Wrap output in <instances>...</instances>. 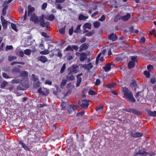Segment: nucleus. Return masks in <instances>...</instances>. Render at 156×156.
Instances as JSON below:
<instances>
[{
  "label": "nucleus",
  "mask_w": 156,
  "mask_h": 156,
  "mask_svg": "<svg viewBox=\"0 0 156 156\" xmlns=\"http://www.w3.org/2000/svg\"><path fill=\"white\" fill-rule=\"evenodd\" d=\"M67 82V80L65 79H63L61 83V86H65Z\"/></svg>",
  "instance_id": "obj_49"
},
{
  "label": "nucleus",
  "mask_w": 156,
  "mask_h": 156,
  "mask_svg": "<svg viewBox=\"0 0 156 156\" xmlns=\"http://www.w3.org/2000/svg\"><path fill=\"white\" fill-rule=\"evenodd\" d=\"M73 32V27H72L69 30V34L70 35H72Z\"/></svg>",
  "instance_id": "obj_57"
},
{
  "label": "nucleus",
  "mask_w": 156,
  "mask_h": 156,
  "mask_svg": "<svg viewBox=\"0 0 156 156\" xmlns=\"http://www.w3.org/2000/svg\"><path fill=\"white\" fill-rule=\"evenodd\" d=\"M66 78L68 80H73L74 79V76L73 75H71L70 76L67 75L66 76Z\"/></svg>",
  "instance_id": "obj_32"
},
{
  "label": "nucleus",
  "mask_w": 156,
  "mask_h": 156,
  "mask_svg": "<svg viewBox=\"0 0 156 156\" xmlns=\"http://www.w3.org/2000/svg\"><path fill=\"white\" fill-rule=\"evenodd\" d=\"M88 47L89 46L87 43H84L80 46L79 51L80 52H81L83 50H85L87 49Z\"/></svg>",
  "instance_id": "obj_13"
},
{
  "label": "nucleus",
  "mask_w": 156,
  "mask_h": 156,
  "mask_svg": "<svg viewBox=\"0 0 156 156\" xmlns=\"http://www.w3.org/2000/svg\"><path fill=\"white\" fill-rule=\"evenodd\" d=\"M108 38L109 40H112V41H114L117 40V37L116 34L112 33L108 35Z\"/></svg>",
  "instance_id": "obj_9"
},
{
  "label": "nucleus",
  "mask_w": 156,
  "mask_h": 156,
  "mask_svg": "<svg viewBox=\"0 0 156 156\" xmlns=\"http://www.w3.org/2000/svg\"><path fill=\"white\" fill-rule=\"evenodd\" d=\"M105 19L106 17L105 16L103 15L101 16V17L98 20L101 21H103L105 20Z\"/></svg>",
  "instance_id": "obj_53"
},
{
  "label": "nucleus",
  "mask_w": 156,
  "mask_h": 156,
  "mask_svg": "<svg viewBox=\"0 0 156 156\" xmlns=\"http://www.w3.org/2000/svg\"><path fill=\"white\" fill-rule=\"evenodd\" d=\"M101 83V80L100 79H96L95 83V85L97 86H98Z\"/></svg>",
  "instance_id": "obj_54"
},
{
  "label": "nucleus",
  "mask_w": 156,
  "mask_h": 156,
  "mask_svg": "<svg viewBox=\"0 0 156 156\" xmlns=\"http://www.w3.org/2000/svg\"><path fill=\"white\" fill-rule=\"evenodd\" d=\"M150 81L151 83L154 84V83H155L156 81V80L155 79V77H152Z\"/></svg>",
  "instance_id": "obj_64"
},
{
  "label": "nucleus",
  "mask_w": 156,
  "mask_h": 156,
  "mask_svg": "<svg viewBox=\"0 0 156 156\" xmlns=\"http://www.w3.org/2000/svg\"><path fill=\"white\" fill-rule=\"evenodd\" d=\"M87 18V17L86 16H83L82 14H80L79 16V19L80 20H83Z\"/></svg>",
  "instance_id": "obj_42"
},
{
  "label": "nucleus",
  "mask_w": 156,
  "mask_h": 156,
  "mask_svg": "<svg viewBox=\"0 0 156 156\" xmlns=\"http://www.w3.org/2000/svg\"><path fill=\"white\" fill-rule=\"evenodd\" d=\"M81 25H78L76 29L74 30V32L75 33H78L80 30Z\"/></svg>",
  "instance_id": "obj_35"
},
{
  "label": "nucleus",
  "mask_w": 156,
  "mask_h": 156,
  "mask_svg": "<svg viewBox=\"0 0 156 156\" xmlns=\"http://www.w3.org/2000/svg\"><path fill=\"white\" fill-rule=\"evenodd\" d=\"M19 144H21L22 147H23L25 150L27 151H29L30 148L27 146L22 141L19 140Z\"/></svg>",
  "instance_id": "obj_19"
},
{
  "label": "nucleus",
  "mask_w": 156,
  "mask_h": 156,
  "mask_svg": "<svg viewBox=\"0 0 156 156\" xmlns=\"http://www.w3.org/2000/svg\"><path fill=\"white\" fill-rule=\"evenodd\" d=\"M137 56H133L131 57V61H132V62H134L135 63L136 62L137 63Z\"/></svg>",
  "instance_id": "obj_36"
},
{
  "label": "nucleus",
  "mask_w": 156,
  "mask_h": 156,
  "mask_svg": "<svg viewBox=\"0 0 156 156\" xmlns=\"http://www.w3.org/2000/svg\"><path fill=\"white\" fill-rule=\"evenodd\" d=\"M95 34V30H93L89 32L88 31L85 34V36L91 37L93 35V34Z\"/></svg>",
  "instance_id": "obj_26"
},
{
  "label": "nucleus",
  "mask_w": 156,
  "mask_h": 156,
  "mask_svg": "<svg viewBox=\"0 0 156 156\" xmlns=\"http://www.w3.org/2000/svg\"><path fill=\"white\" fill-rule=\"evenodd\" d=\"M86 38L84 37H83L80 39V41L81 43H83L84 42L86 41Z\"/></svg>",
  "instance_id": "obj_61"
},
{
  "label": "nucleus",
  "mask_w": 156,
  "mask_h": 156,
  "mask_svg": "<svg viewBox=\"0 0 156 156\" xmlns=\"http://www.w3.org/2000/svg\"><path fill=\"white\" fill-rule=\"evenodd\" d=\"M111 64L110 63H106L105 66L103 67L105 72L109 71L111 69Z\"/></svg>",
  "instance_id": "obj_17"
},
{
  "label": "nucleus",
  "mask_w": 156,
  "mask_h": 156,
  "mask_svg": "<svg viewBox=\"0 0 156 156\" xmlns=\"http://www.w3.org/2000/svg\"><path fill=\"white\" fill-rule=\"evenodd\" d=\"M2 76L5 79H9L11 77L9 76L6 73H2Z\"/></svg>",
  "instance_id": "obj_46"
},
{
  "label": "nucleus",
  "mask_w": 156,
  "mask_h": 156,
  "mask_svg": "<svg viewBox=\"0 0 156 156\" xmlns=\"http://www.w3.org/2000/svg\"><path fill=\"white\" fill-rule=\"evenodd\" d=\"M38 92L40 94L44 96H47L49 94V90L44 87H40L38 90Z\"/></svg>",
  "instance_id": "obj_3"
},
{
  "label": "nucleus",
  "mask_w": 156,
  "mask_h": 156,
  "mask_svg": "<svg viewBox=\"0 0 156 156\" xmlns=\"http://www.w3.org/2000/svg\"><path fill=\"white\" fill-rule=\"evenodd\" d=\"M78 104L82 108H87L89 106V101L87 99H83L81 101H79Z\"/></svg>",
  "instance_id": "obj_4"
},
{
  "label": "nucleus",
  "mask_w": 156,
  "mask_h": 156,
  "mask_svg": "<svg viewBox=\"0 0 156 156\" xmlns=\"http://www.w3.org/2000/svg\"><path fill=\"white\" fill-rule=\"evenodd\" d=\"M77 109V106L73 105H70V107L68 108V111L69 114L71 113V112H69V110L72 109L73 111L76 110Z\"/></svg>",
  "instance_id": "obj_25"
},
{
  "label": "nucleus",
  "mask_w": 156,
  "mask_h": 156,
  "mask_svg": "<svg viewBox=\"0 0 156 156\" xmlns=\"http://www.w3.org/2000/svg\"><path fill=\"white\" fill-rule=\"evenodd\" d=\"M40 53L42 55H47L49 53V51L47 49H44L43 51H41Z\"/></svg>",
  "instance_id": "obj_34"
},
{
  "label": "nucleus",
  "mask_w": 156,
  "mask_h": 156,
  "mask_svg": "<svg viewBox=\"0 0 156 156\" xmlns=\"http://www.w3.org/2000/svg\"><path fill=\"white\" fill-rule=\"evenodd\" d=\"M40 83L39 81L34 82V86L35 87H38L40 86Z\"/></svg>",
  "instance_id": "obj_38"
},
{
  "label": "nucleus",
  "mask_w": 156,
  "mask_h": 156,
  "mask_svg": "<svg viewBox=\"0 0 156 156\" xmlns=\"http://www.w3.org/2000/svg\"><path fill=\"white\" fill-rule=\"evenodd\" d=\"M1 20L3 27V28L4 29H6L7 26L8 21L5 19L3 16H1Z\"/></svg>",
  "instance_id": "obj_8"
},
{
  "label": "nucleus",
  "mask_w": 156,
  "mask_h": 156,
  "mask_svg": "<svg viewBox=\"0 0 156 156\" xmlns=\"http://www.w3.org/2000/svg\"><path fill=\"white\" fill-rule=\"evenodd\" d=\"M83 67L85 69L89 70L93 67V66L91 63H89L88 64H85L83 65Z\"/></svg>",
  "instance_id": "obj_18"
},
{
  "label": "nucleus",
  "mask_w": 156,
  "mask_h": 156,
  "mask_svg": "<svg viewBox=\"0 0 156 156\" xmlns=\"http://www.w3.org/2000/svg\"><path fill=\"white\" fill-rule=\"evenodd\" d=\"M16 58V57L15 56H10L9 57V61H11L12 60L15 59Z\"/></svg>",
  "instance_id": "obj_63"
},
{
  "label": "nucleus",
  "mask_w": 156,
  "mask_h": 156,
  "mask_svg": "<svg viewBox=\"0 0 156 156\" xmlns=\"http://www.w3.org/2000/svg\"><path fill=\"white\" fill-rule=\"evenodd\" d=\"M28 11L27 16H29L31 13H34L33 12L34 11L35 9L34 7H32L30 5H28Z\"/></svg>",
  "instance_id": "obj_15"
},
{
  "label": "nucleus",
  "mask_w": 156,
  "mask_h": 156,
  "mask_svg": "<svg viewBox=\"0 0 156 156\" xmlns=\"http://www.w3.org/2000/svg\"><path fill=\"white\" fill-rule=\"evenodd\" d=\"M8 84V83L5 81H4L1 83L0 85V87L2 88H3L5 87L6 85Z\"/></svg>",
  "instance_id": "obj_30"
},
{
  "label": "nucleus",
  "mask_w": 156,
  "mask_h": 156,
  "mask_svg": "<svg viewBox=\"0 0 156 156\" xmlns=\"http://www.w3.org/2000/svg\"><path fill=\"white\" fill-rule=\"evenodd\" d=\"M124 98L127 100L132 102H135L136 100L131 91L126 87H124L123 89Z\"/></svg>",
  "instance_id": "obj_1"
},
{
  "label": "nucleus",
  "mask_w": 156,
  "mask_h": 156,
  "mask_svg": "<svg viewBox=\"0 0 156 156\" xmlns=\"http://www.w3.org/2000/svg\"><path fill=\"white\" fill-rule=\"evenodd\" d=\"M131 16L130 14L129 13H128L126 15L122 16V20L126 21L130 18Z\"/></svg>",
  "instance_id": "obj_22"
},
{
  "label": "nucleus",
  "mask_w": 156,
  "mask_h": 156,
  "mask_svg": "<svg viewBox=\"0 0 156 156\" xmlns=\"http://www.w3.org/2000/svg\"><path fill=\"white\" fill-rule=\"evenodd\" d=\"M59 32L60 34H63L65 33V29L62 28L59 30Z\"/></svg>",
  "instance_id": "obj_51"
},
{
  "label": "nucleus",
  "mask_w": 156,
  "mask_h": 156,
  "mask_svg": "<svg viewBox=\"0 0 156 156\" xmlns=\"http://www.w3.org/2000/svg\"><path fill=\"white\" fill-rule=\"evenodd\" d=\"M85 112L84 111L80 112L76 114V116H82L84 114Z\"/></svg>",
  "instance_id": "obj_50"
},
{
  "label": "nucleus",
  "mask_w": 156,
  "mask_h": 156,
  "mask_svg": "<svg viewBox=\"0 0 156 156\" xmlns=\"http://www.w3.org/2000/svg\"><path fill=\"white\" fill-rule=\"evenodd\" d=\"M148 114L149 116L155 117L156 116V111H149L148 112Z\"/></svg>",
  "instance_id": "obj_28"
},
{
  "label": "nucleus",
  "mask_w": 156,
  "mask_h": 156,
  "mask_svg": "<svg viewBox=\"0 0 156 156\" xmlns=\"http://www.w3.org/2000/svg\"><path fill=\"white\" fill-rule=\"evenodd\" d=\"M11 26L12 27V28L14 30L16 31H17V30L16 28V25L13 23H12L11 24Z\"/></svg>",
  "instance_id": "obj_44"
},
{
  "label": "nucleus",
  "mask_w": 156,
  "mask_h": 156,
  "mask_svg": "<svg viewBox=\"0 0 156 156\" xmlns=\"http://www.w3.org/2000/svg\"><path fill=\"white\" fill-rule=\"evenodd\" d=\"M40 25L42 27H46L48 28L50 25V23L48 21L45 22L44 19H42L40 20Z\"/></svg>",
  "instance_id": "obj_6"
},
{
  "label": "nucleus",
  "mask_w": 156,
  "mask_h": 156,
  "mask_svg": "<svg viewBox=\"0 0 156 156\" xmlns=\"http://www.w3.org/2000/svg\"><path fill=\"white\" fill-rule=\"evenodd\" d=\"M87 58V55L84 52L80 53V59L81 62H83Z\"/></svg>",
  "instance_id": "obj_16"
},
{
  "label": "nucleus",
  "mask_w": 156,
  "mask_h": 156,
  "mask_svg": "<svg viewBox=\"0 0 156 156\" xmlns=\"http://www.w3.org/2000/svg\"><path fill=\"white\" fill-rule=\"evenodd\" d=\"M129 31L132 33H135L137 34L138 32V31L137 30H134L133 27V26H131L129 28Z\"/></svg>",
  "instance_id": "obj_27"
},
{
  "label": "nucleus",
  "mask_w": 156,
  "mask_h": 156,
  "mask_svg": "<svg viewBox=\"0 0 156 156\" xmlns=\"http://www.w3.org/2000/svg\"><path fill=\"white\" fill-rule=\"evenodd\" d=\"M28 87L27 85L26 84L20 83L17 87L18 89L20 90H26Z\"/></svg>",
  "instance_id": "obj_14"
},
{
  "label": "nucleus",
  "mask_w": 156,
  "mask_h": 156,
  "mask_svg": "<svg viewBox=\"0 0 156 156\" xmlns=\"http://www.w3.org/2000/svg\"><path fill=\"white\" fill-rule=\"evenodd\" d=\"M147 69L148 70L150 71L151 69H153V66L151 65H149L147 66Z\"/></svg>",
  "instance_id": "obj_62"
},
{
  "label": "nucleus",
  "mask_w": 156,
  "mask_h": 156,
  "mask_svg": "<svg viewBox=\"0 0 156 156\" xmlns=\"http://www.w3.org/2000/svg\"><path fill=\"white\" fill-rule=\"evenodd\" d=\"M88 94L90 95H95L97 93L95 91L93 90H90L88 92Z\"/></svg>",
  "instance_id": "obj_40"
},
{
  "label": "nucleus",
  "mask_w": 156,
  "mask_h": 156,
  "mask_svg": "<svg viewBox=\"0 0 156 156\" xmlns=\"http://www.w3.org/2000/svg\"><path fill=\"white\" fill-rule=\"evenodd\" d=\"M78 66L76 65H73L68 69V71L69 72V74H71L75 73L77 72V68H78Z\"/></svg>",
  "instance_id": "obj_5"
},
{
  "label": "nucleus",
  "mask_w": 156,
  "mask_h": 156,
  "mask_svg": "<svg viewBox=\"0 0 156 156\" xmlns=\"http://www.w3.org/2000/svg\"><path fill=\"white\" fill-rule=\"evenodd\" d=\"M135 66V63L132 61H129L128 64V68L129 69L133 68Z\"/></svg>",
  "instance_id": "obj_23"
},
{
  "label": "nucleus",
  "mask_w": 156,
  "mask_h": 156,
  "mask_svg": "<svg viewBox=\"0 0 156 156\" xmlns=\"http://www.w3.org/2000/svg\"><path fill=\"white\" fill-rule=\"evenodd\" d=\"M28 75V73L24 70L22 71L20 74V76L23 78H27Z\"/></svg>",
  "instance_id": "obj_20"
},
{
  "label": "nucleus",
  "mask_w": 156,
  "mask_h": 156,
  "mask_svg": "<svg viewBox=\"0 0 156 156\" xmlns=\"http://www.w3.org/2000/svg\"><path fill=\"white\" fill-rule=\"evenodd\" d=\"M65 103L63 102H62V103L61 104L60 106L62 109H65L66 108V106H65Z\"/></svg>",
  "instance_id": "obj_56"
},
{
  "label": "nucleus",
  "mask_w": 156,
  "mask_h": 156,
  "mask_svg": "<svg viewBox=\"0 0 156 156\" xmlns=\"http://www.w3.org/2000/svg\"><path fill=\"white\" fill-rule=\"evenodd\" d=\"M27 10H26L25 11V13L24 15L23 16V17H22V18H23V20H26V18H27Z\"/></svg>",
  "instance_id": "obj_59"
},
{
  "label": "nucleus",
  "mask_w": 156,
  "mask_h": 156,
  "mask_svg": "<svg viewBox=\"0 0 156 156\" xmlns=\"http://www.w3.org/2000/svg\"><path fill=\"white\" fill-rule=\"evenodd\" d=\"M47 6V3H43L42 5V9L43 10H45Z\"/></svg>",
  "instance_id": "obj_60"
},
{
  "label": "nucleus",
  "mask_w": 156,
  "mask_h": 156,
  "mask_svg": "<svg viewBox=\"0 0 156 156\" xmlns=\"http://www.w3.org/2000/svg\"><path fill=\"white\" fill-rule=\"evenodd\" d=\"M88 7L94 11L98 9V5L97 3H92L88 5Z\"/></svg>",
  "instance_id": "obj_11"
},
{
  "label": "nucleus",
  "mask_w": 156,
  "mask_h": 156,
  "mask_svg": "<svg viewBox=\"0 0 156 156\" xmlns=\"http://www.w3.org/2000/svg\"><path fill=\"white\" fill-rule=\"evenodd\" d=\"M143 135V133L138 132H135L134 131H132L131 133V135L132 136L137 138L142 136Z\"/></svg>",
  "instance_id": "obj_10"
},
{
  "label": "nucleus",
  "mask_w": 156,
  "mask_h": 156,
  "mask_svg": "<svg viewBox=\"0 0 156 156\" xmlns=\"http://www.w3.org/2000/svg\"><path fill=\"white\" fill-rule=\"evenodd\" d=\"M31 16L30 20L34 21V23H36L39 21V18L36 16L34 13H32L30 15Z\"/></svg>",
  "instance_id": "obj_7"
},
{
  "label": "nucleus",
  "mask_w": 156,
  "mask_h": 156,
  "mask_svg": "<svg viewBox=\"0 0 156 156\" xmlns=\"http://www.w3.org/2000/svg\"><path fill=\"white\" fill-rule=\"evenodd\" d=\"M12 71L14 73H19L20 72V70L19 68L15 66L12 69Z\"/></svg>",
  "instance_id": "obj_31"
},
{
  "label": "nucleus",
  "mask_w": 156,
  "mask_h": 156,
  "mask_svg": "<svg viewBox=\"0 0 156 156\" xmlns=\"http://www.w3.org/2000/svg\"><path fill=\"white\" fill-rule=\"evenodd\" d=\"M19 64L21 65H24L25 63L23 62H13L11 63V65H13L15 64Z\"/></svg>",
  "instance_id": "obj_41"
},
{
  "label": "nucleus",
  "mask_w": 156,
  "mask_h": 156,
  "mask_svg": "<svg viewBox=\"0 0 156 156\" xmlns=\"http://www.w3.org/2000/svg\"><path fill=\"white\" fill-rule=\"evenodd\" d=\"M38 60L42 62L43 63H45L48 62V59L44 56L41 55L38 57Z\"/></svg>",
  "instance_id": "obj_12"
},
{
  "label": "nucleus",
  "mask_w": 156,
  "mask_h": 156,
  "mask_svg": "<svg viewBox=\"0 0 156 156\" xmlns=\"http://www.w3.org/2000/svg\"><path fill=\"white\" fill-rule=\"evenodd\" d=\"M94 28H97L100 27V23L98 21H95L94 23Z\"/></svg>",
  "instance_id": "obj_33"
},
{
  "label": "nucleus",
  "mask_w": 156,
  "mask_h": 156,
  "mask_svg": "<svg viewBox=\"0 0 156 156\" xmlns=\"http://www.w3.org/2000/svg\"><path fill=\"white\" fill-rule=\"evenodd\" d=\"M72 48L73 50H75L76 51H77L78 49V46L76 45H73L72 46Z\"/></svg>",
  "instance_id": "obj_55"
},
{
  "label": "nucleus",
  "mask_w": 156,
  "mask_h": 156,
  "mask_svg": "<svg viewBox=\"0 0 156 156\" xmlns=\"http://www.w3.org/2000/svg\"><path fill=\"white\" fill-rule=\"evenodd\" d=\"M13 47L12 45L7 46L5 48V50L6 51H8L9 50H12Z\"/></svg>",
  "instance_id": "obj_52"
},
{
  "label": "nucleus",
  "mask_w": 156,
  "mask_h": 156,
  "mask_svg": "<svg viewBox=\"0 0 156 156\" xmlns=\"http://www.w3.org/2000/svg\"><path fill=\"white\" fill-rule=\"evenodd\" d=\"M106 86L109 89H111L114 87V85H113V84H112V83L108 84L106 85Z\"/></svg>",
  "instance_id": "obj_58"
},
{
  "label": "nucleus",
  "mask_w": 156,
  "mask_h": 156,
  "mask_svg": "<svg viewBox=\"0 0 156 156\" xmlns=\"http://www.w3.org/2000/svg\"><path fill=\"white\" fill-rule=\"evenodd\" d=\"M144 75L146 76L147 78H149L150 76V73L149 71L147 70H145L144 72Z\"/></svg>",
  "instance_id": "obj_39"
},
{
  "label": "nucleus",
  "mask_w": 156,
  "mask_h": 156,
  "mask_svg": "<svg viewBox=\"0 0 156 156\" xmlns=\"http://www.w3.org/2000/svg\"><path fill=\"white\" fill-rule=\"evenodd\" d=\"M31 76L34 80V82L39 81L38 78L34 74H32Z\"/></svg>",
  "instance_id": "obj_45"
},
{
  "label": "nucleus",
  "mask_w": 156,
  "mask_h": 156,
  "mask_svg": "<svg viewBox=\"0 0 156 156\" xmlns=\"http://www.w3.org/2000/svg\"><path fill=\"white\" fill-rule=\"evenodd\" d=\"M55 18V16L54 14H51L50 15L45 17V19L49 21H52L54 20Z\"/></svg>",
  "instance_id": "obj_21"
},
{
  "label": "nucleus",
  "mask_w": 156,
  "mask_h": 156,
  "mask_svg": "<svg viewBox=\"0 0 156 156\" xmlns=\"http://www.w3.org/2000/svg\"><path fill=\"white\" fill-rule=\"evenodd\" d=\"M24 53L27 55H30L31 53V50L29 49H26L24 51Z\"/></svg>",
  "instance_id": "obj_29"
},
{
  "label": "nucleus",
  "mask_w": 156,
  "mask_h": 156,
  "mask_svg": "<svg viewBox=\"0 0 156 156\" xmlns=\"http://www.w3.org/2000/svg\"><path fill=\"white\" fill-rule=\"evenodd\" d=\"M8 8V5L5 6L2 9V15L5 16L6 14V10Z\"/></svg>",
  "instance_id": "obj_37"
},
{
  "label": "nucleus",
  "mask_w": 156,
  "mask_h": 156,
  "mask_svg": "<svg viewBox=\"0 0 156 156\" xmlns=\"http://www.w3.org/2000/svg\"><path fill=\"white\" fill-rule=\"evenodd\" d=\"M126 112H129L130 113H133L137 116H140L141 114V112L140 111H139L136 109L133 108H129L124 109L123 110Z\"/></svg>",
  "instance_id": "obj_2"
},
{
  "label": "nucleus",
  "mask_w": 156,
  "mask_h": 156,
  "mask_svg": "<svg viewBox=\"0 0 156 156\" xmlns=\"http://www.w3.org/2000/svg\"><path fill=\"white\" fill-rule=\"evenodd\" d=\"M64 51H73V49H72V47H71V46L70 45H69L64 50Z\"/></svg>",
  "instance_id": "obj_48"
},
{
  "label": "nucleus",
  "mask_w": 156,
  "mask_h": 156,
  "mask_svg": "<svg viewBox=\"0 0 156 156\" xmlns=\"http://www.w3.org/2000/svg\"><path fill=\"white\" fill-rule=\"evenodd\" d=\"M84 26L85 27L89 29H91V25L90 23H87L84 24Z\"/></svg>",
  "instance_id": "obj_47"
},
{
  "label": "nucleus",
  "mask_w": 156,
  "mask_h": 156,
  "mask_svg": "<svg viewBox=\"0 0 156 156\" xmlns=\"http://www.w3.org/2000/svg\"><path fill=\"white\" fill-rule=\"evenodd\" d=\"M103 105H101L95 108V110L98 112L100 113L103 111Z\"/></svg>",
  "instance_id": "obj_24"
},
{
  "label": "nucleus",
  "mask_w": 156,
  "mask_h": 156,
  "mask_svg": "<svg viewBox=\"0 0 156 156\" xmlns=\"http://www.w3.org/2000/svg\"><path fill=\"white\" fill-rule=\"evenodd\" d=\"M66 69V64L65 63L63 64L60 71L61 73H63Z\"/></svg>",
  "instance_id": "obj_43"
}]
</instances>
